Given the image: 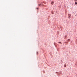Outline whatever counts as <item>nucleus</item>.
Wrapping results in <instances>:
<instances>
[{"mask_svg":"<svg viewBox=\"0 0 77 77\" xmlns=\"http://www.w3.org/2000/svg\"><path fill=\"white\" fill-rule=\"evenodd\" d=\"M54 3V2H53V1L52 2H51V5H53Z\"/></svg>","mask_w":77,"mask_h":77,"instance_id":"1","label":"nucleus"},{"mask_svg":"<svg viewBox=\"0 0 77 77\" xmlns=\"http://www.w3.org/2000/svg\"><path fill=\"white\" fill-rule=\"evenodd\" d=\"M75 5H77V2H75Z\"/></svg>","mask_w":77,"mask_h":77,"instance_id":"2","label":"nucleus"},{"mask_svg":"<svg viewBox=\"0 0 77 77\" xmlns=\"http://www.w3.org/2000/svg\"><path fill=\"white\" fill-rule=\"evenodd\" d=\"M66 37H67V36L66 35L65 36L64 38L65 39V38H66Z\"/></svg>","mask_w":77,"mask_h":77,"instance_id":"3","label":"nucleus"},{"mask_svg":"<svg viewBox=\"0 0 77 77\" xmlns=\"http://www.w3.org/2000/svg\"><path fill=\"white\" fill-rule=\"evenodd\" d=\"M64 67H66V64H65L64 65Z\"/></svg>","mask_w":77,"mask_h":77,"instance_id":"4","label":"nucleus"},{"mask_svg":"<svg viewBox=\"0 0 77 77\" xmlns=\"http://www.w3.org/2000/svg\"><path fill=\"white\" fill-rule=\"evenodd\" d=\"M68 16H69V17H71V15H70V14H68Z\"/></svg>","mask_w":77,"mask_h":77,"instance_id":"5","label":"nucleus"},{"mask_svg":"<svg viewBox=\"0 0 77 77\" xmlns=\"http://www.w3.org/2000/svg\"><path fill=\"white\" fill-rule=\"evenodd\" d=\"M38 6H41V4H39L38 5Z\"/></svg>","mask_w":77,"mask_h":77,"instance_id":"6","label":"nucleus"},{"mask_svg":"<svg viewBox=\"0 0 77 77\" xmlns=\"http://www.w3.org/2000/svg\"><path fill=\"white\" fill-rule=\"evenodd\" d=\"M69 40H70L69 39H68V41H69Z\"/></svg>","mask_w":77,"mask_h":77,"instance_id":"7","label":"nucleus"},{"mask_svg":"<svg viewBox=\"0 0 77 77\" xmlns=\"http://www.w3.org/2000/svg\"><path fill=\"white\" fill-rule=\"evenodd\" d=\"M37 9H38V8H37Z\"/></svg>","mask_w":77,"mask_h":77,"instance_id":"8","label":"nucleus"},{"mask_svg":"<svg viewBox=\"0 0 77 77\" xmlns=\"http://www.w3.org/2000/svg\"><path fill=\"white\" fill-rule=\"evenodd\" d=\"M69 19H70V17H69Z\"/></svg>","mask_w":77,"mask_h":77,"instance_id":"9","label":"nucleus"},{"mask_svg":"<svg viewBox=\"0 0 77 77\" xmlns=\"http://www.w3.org/2000/svg\"><path fill=\"white\" fill-rule=\"evenodd\" d=\"M60 43H61V42H60Z\"/></svg>","mask_w":77,"mask_h":77,"instance_id":"10","label":"nucleus"},{"mask_svg":"<svg viewBox=\"0 0 77 77\" xmlns=\"http://www.w3.org/2000/svg\"><path fill=\"white\" fill-rule=\"evenodd\" d=\"M67 43H66V44H67Z\"/></svg>","mask_w":77,"mask_h":77,"instance_id":"11","label":"nucleus"},{"mask_svg":"<svg viewBox=\"0 0 77 77\" xmlns=\"http://www.w3.org/2000/svg\"><path fill=\"white\" fill-rule=\"evenodd\" d=\"M67 43H66V44H67Z\"/></svg>","mask_w":77,"mask_h":77,"instance_id":"12","label":"nucleus"}]
</instances>
